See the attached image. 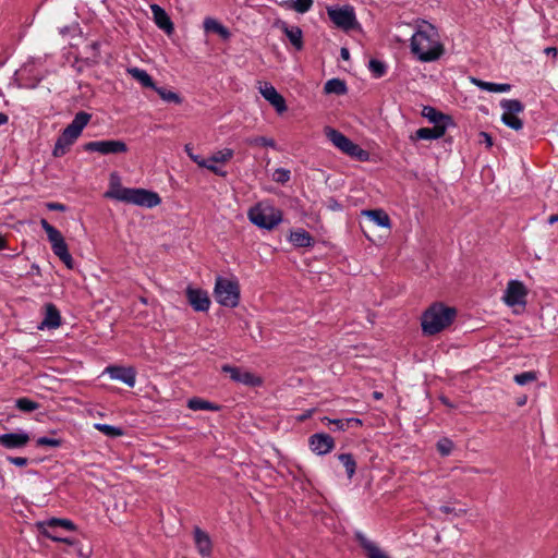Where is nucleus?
<instances>
[{"mask_svg":"<svg viewBox=\"0 0 558 558\" xmlns=\"http://www.w3.org/2000/svg\"><path fill=\"white\" fill-rule=\"evenodd\" d=\"M245 143L250 146H264V147H276V142L272 138L265 136H254L245 140Z\"/></svg>","mask_w":558,"mask_h":558,"instance_id":"nucleus-36","label":"nucleus"},{"mask_svg":"<svg viewBox=\"0 0 558 558\" xmlns=\"http://www.w3.org/2000/svg\"><path fill=\"white\" fill-rule=\"evenodd\" d=\"M204 29L218 34L225 40H228L231 36L230 31L213 17H206L204 20Z\"/></svg>","mask_w":558,"mask_h":558,"instance_id":"nucleus-26","label":"nucleus"},{"mask_svg":"<svg viewBox=\"0 0 558 558\" xmlns=\"http://www.w3.org/2000/svg\"><path fill=\"white\" fill-rule=\"evenodd\" d=\"M289 240L296 247H310L314 244L313 236L304 229L292 231Z\"/></svg>","mask_w":558,"mask_h":558,"instance_id":"nucleus-24","label":"nucleus"},{"mask_svg":"<svg viewBox=\"0 0 558 558\" xmlns=\"http://www.w3.org/2000/svg\"><path fill=\"white\" fill-rule=\"evenodd\" d=\"M248 218L255 226L271 230L281 222L282 213L270 205L257 204L248 210Z\"/></svg>","mask_w":558,"mask_h":558,"instance_id":"nucleus-5","label":"nucleus"},{"mask_svg":"<svg viewBox=\"0 0 558 558\" xmlns=\"http://www.w3.org/2000/svg\"><path fill=\"white\" fill-rule=\"evenodd\" d=\"M214 293L217 302L222 306L235 307L239 304L240 286L238 280L217 277Z\"/></svg>","mask_w":558,"mask_h":558,"instance_id":"nucleus-6","label":"nucleus"},{"mask_svg":"<svg viewBox=\"0 0 558 558\" xmlns=\"http://www.w3.org/2000/svg\"><path fill=\"white\" fill-rule=\"evenodd\" d=\"M313 4V0H295L293 3V9L299 13L307 12Z\"/></svg>","mask_w":558,"mask_h":558,"instance_id":"nucleus-44","label":"nucleus"},{"mask_svg":"<svg viewBox=\"0 0 558 558\" xmlns=\"http://www.w3.org/2000/svg\"><path fill=\"white\" fill-rule=\"evenodd\" d=\"M558 221V215H551L549 218H548V222L550 225L555 223Z\"/></svg>","mask_w":558,"mask_h":558,"instance_id":"nucleus-59","label":"nucleus"},{"mask_svg":"<svg viewBox=\"0 0 558 558\" xmlns=\"http://www.w3.org/2000/svg\"><path fill=\"white\" fill-rule=\"evenodd\" d=\"M186 296H187L189 303L195 311H199V312L208 311L209 305H210V300H209L206 291H203L201 289H193V288L189 287L186 289Z\"/></svg>","mask_w":558,"mask_h":558,"instance_id":"nucleus-16","label":"nucleus"},{"mask_svg":"<svg viewBox=\"0 0 558 558\" xmlns=\"http://www.w3.org/2000/svg\"><path fill=\"white\" fill-rule=\"evenodd\" d=\"M422 116L426 118L434 125H452V120L449 116L441 113L434 107L424 106L422 109Z\"/></svg>","mask_w":558,"mask_h":558,"instance_id":"nucleus-22","label":"nucleus"},{"mask_svg":"<svg viewBox=\"0 0 558 558\" xmlns=\"http://www.w3.org/2000/svg\"><path fill=\"white\" fill-rule=\"evenodd\" d=\"M150 10L156 25L166 34L171 35L174 32V25L167 12L158 4H151Z\"/></svg>","mask_w":558,"mask_h":558,"instance_id":"nucleus-18","label":"nucleus"},{"mask_svg":"<svg viewBox=\"0 0 558 558\" xmlns=\"http://www.w3.org/2000/svg\"><path fill=\"white\" fill-rule=\"evenodd\" d=\"M106 372L112 379L120 380L129 387H134L135 385V371L132 367L109 366L106 368Z\"/></svg>","mask_w":558,"mask_h":558,"instance_id":"nucleus-17","label":"nucleus"},{"mask_svg":"<svg viewBox=\"0 0 558 558\" xmlns=\"http://www.w3.org/2000/svg\"><path fill=\"white\" fill-rule=\"evenodd\" d=\"M325 421H328L329 424H333L337 429L344 430L348 428L345 420H330L328 417H324Z\"/></svg>","mask_w":558,"mask_h":558,"instance_id":"nucleus-50","label":"nucleus"},{"mask_svg":"<svg viewBox=\"0 0 558 558\" xmlns=\"http://www.w3.org/2000/svg\"><path fill=\"white\" fill-rule=\"evenodd\" d=\"M40 225L43 229L46 231L48 239H50V236L57 235L60 232L53 226H51L46 219H41Z\"/></svg>","mask_w":558,"mask_h":558,"instance_id":"nucleus-48","label":"nucleus"},{"mask_svg":"<svg viewBox=\"0 0 558 558\" xmlns=\"http://www.w3.org/2000/svg\"><path fill=\"white\" fill-rule=\"evenodd\" d=\"M440 511L446 513V514L454 513L457 515L466 513V510H464V509H460L459 512H456L453 508H450L448 506H441L440 507Z\"/></svg>","mask_w":558,"mask_h":558,"instance_id":"nucleus-53","label":"nucleus"},{"mask_svg":"<svg viewBox=\"0 0 558 558\" xmlns=\"http://www.w3.org/2000/svg\"><path fill=\"white\" fill-rule=\"evenodd\" d=\"M478 137L480 143H484L487 148H490L493 146V138L488 133L480 132Z\"/></svg>","mask_w":558,"mask_h":558,"instance_id":"nucleus-51","label":"nucleus"},{"mask_svg":"<svg viewBox=\"0 0 558 558\" xmlns=\"http://www.w3.org/2000/svg\"><path fill=\"white\" fill-rule=\"evenodd\" d=\"M362 214L377 226L390 228V218L383 209L364 210Z\"/></svg>","mask_w":558,"mask_h":558,"instance_id":"nucleus-27","label":"nucleus"},{"mask_svg":"<svg viewBox=\"0 0 558 558\" xmlns=\"http://www.w3.org/2000/svg\"><path fill=\"white\" fill-rule=\"evenodd\" d=\"M325 134L327 138L342 153L347 154L350 157H353L360 161H365L368 159V153L362 149L359 145L354 144L349 137H347L341 132L332 129L326 128Z\"/></svg>","mask_w":558,"mask_h":558,"instance_id":"nucleus-7","label":"nucleus"},{"mask_svg":"<svg viewBox=\"0 0 558 558\" xmlns=\"http://www.w3.org/2000/svg\"><path fill=\"white\" fill-rule=\"evenodd\" d=\"M73 547H74V550H75L76 555L80 558H90V556H92V548L90 547L84 548L78 543H76V545H74Z\"/></svg>","mask_w":558,"mask_h":558,"instance_id":"nucleus-47","label":"nucleus"},{"mask_svg":"<svg viewBox=\"0 0 558 558\" xmlns=\"http://www.w3.org/2000/svg\"><path fill=\"white\" fill-rule=\"evenodd\" d=\"M338 460L345 468L348 477L351 478L354 475L355 469H356V463H355L352 454L351 453H341L338 456Z\"/></svg>","mask_w":558,"mask_h":558,"instance_id":"nucleus-34","label":"nucleus"},{"mask_svg":"<svg viewBox=\"0 0 558 558\" xmlns=\"http://www.w3.org/2000/svg\"><path fill=\"white\" fill-rule=\"evenodd\" d=\"M45 310V318L40 323L39 329H54L59 327L61 324V316L58 308L53 304L48 303L46 304Z\"/></svg>","mask_w":558,"mask_h":558,"instance_id":"nucleus-23","label":"nucleus"},{"mask_svg":"<svg viewBox=\"0 0 558 558\" xmlns=\"http://www.w3.org/2000/svg\"><path fill=\"white\" fill-rule=\"evenodd\" d=\"M272 180L283 184L290 180V171L283 168L276 169L272 174Z\"/></svg>","mask_w":558,"mask_h":558,"instance_id":"nucleus-43","label":"nucleus"},{"mask_svg":"<svg viewBox=\"0 0 558 558\" xmlns=\"http://www.w3.org/2000/svg\"><path fill=\"white\" fill-rule=\"evenodd\" d=\"M411 51L423 62L435 61L442 54L439 34L429 22L417 21L416 32L411 38Z\"/></svg>","mask_w":558,"mask_h":558,"instance_id":"nucleus-1","label":"nucleus"},{"mask_svg":"<svg viewBox=\"0 0 558 558\" xmlns=\"http://www.w3.org/2000/svg\"><path fill=\"white\" fill-rule=\"evenodd\" d=\"M283 32L291 41V44L298 49L301 50L303 47V40H302V31L298 26H284Z\"/></svg>","mask_w":558,"mask_h":558,"instance_id":"nucleus-30","label":"nucleus"},{"mask_svg":"<svg viewBox=\"0 0 558 558\" xmlns=\"http://www.w3.org/2000/svg\"><path fill=\"white\" fill-rule=\"evenodd\" d=\"M8 122V116L0 112V125L4 124Z\"/></svg>","mask_w":558,"mask_h":558,"instance_id":"nucleus-58","label":"nucleus"},{"mask_svg":"<svg viewBox=\"0 0 558 558\" xmlns=\"http://www.w3.org/2000/svg\"><path fill=\"white\" fill-rule=\"evenodd\" d=\"M457 312L453 307L436 303L428 307L422 316V329L427 336H433L451 325Z\"/></svg>","mask_w":558,"mask_h":558,"instance_id":"nucleus-3","label":"nucleus"},{"mask_svg":"<svg viewBox=\"0 0 558 558\" xmlns=\"http://www.w3.org/2000/svg\"><path fill=\"white\" fill-rule=\"evenodd\" d=\"M324 90L326 94L343 95L347 93V86L344 81L339 78H331L326 82Z\"/></svg>","mask_w":558,"mask_h":558,"instance_id":"nucleus-31","label":"nucleus"},{"mask_svg":"<svg viewBox=\"0 0 558 558\" xmlns=\"http://www.w3.org/2000/svg\"><path fill=\"white\" fill-rule=\"evenodd\" d=\"M527 296V289L523 282L519 280H510L502 296L504 302L508 306H525Z\"/></svg>","mask_w":558,"mask_h":558,"instance_id":"nucleus-10","label":"nucleus"},{"mask_svg":"<svg viewBox=\"0 0 558 558\" xmlns=\"http://www.w3.org/2000/svg\"><path fill=\"white\" fill-rule=\"evenodd\" d=\"M340 56L342 59L348 60L350 58V52L347 48H341Z\"/></svg>","mask_w":558,"mask_h":558,"instance_id":"nucleus-57","label":"nucleus"},{"mask_svg":"<svg viewBox=\"0 0 558 558\" xmlns=\"http://www.w3.org/2000/svg\"><path fill=\"white\" fill-rule=\"evenodd\" d=\"M206 160H207V166H203L202 168H206L217 175L226 177V174H227L226 171H222L220 168L216 167L215 166L216 162L209 161V159H206Z\"/></svg>","mask_w":558,"mask_h":558,"instance_id":"nucleus-49","label":"nucleus"},{"mask_svg":"<svg viewBox=\"0 0 558 558\" xmlns=\"http://www.w3.org/2000/svg\"><path fill=\"white\" fill-rule=\"evenodd\" d=\"M185 151H186V154H187L189 156H190V154H194V153L192 151V148H191V146H190V145H185Z\"/></svg>","mask_w":558,"mask_h":558,"instance_id":"nucleus-63","label":"nucleus"},{"mask_svg":"<svg viewBox=\"0 0 558 558\" xmlns=\"http://www.w3.org/2000/svg\"><path fill=\"white\" fill-rule=\"evenodd\" d=\"M92 119V114L80 111L75 114L73 121L62 131L58 137L54 148L53 156L62 157L65 155L74 142L80 137L83 129L88 124Z\"/></svg>","mask_w":558,"mask_h":558,"instance_id":"nucleus-4","label":"nucleus"},{"mask_svg":"<svg viewBox=\"0 0 558 558\" xmlns=\"http://www.w3.org/2000/svg\"><path fill=\"white\" fill-rule=\"evenodd\" d=\"M369 70L376 77H381L386 73V65L376 59L369 61Z\"/></svg>","mask_w":558,"mask_h":558,"instance_id":"nucleus-42","label":"nucleus"},{"mask_svg":"<svg viewBox=\"0 0 558 558\" xmlns=\"http://www.w3.org/2000/svg\"><path fill=\"white\" fill-rule=\"evenodd\" d=\"M436 447H437L438 452L441 456L446 457V456H449L451 453L454 445H453L452 440H450L449 438L444 437V438H441V439H439L437 441Z\"/></svg>","mask_w":558,"mask_h":558,"instance_id":"nucleus-39","label":"nucleus"},{"mask_svg":"<svg viewBox=\"0 0 558 558\" xmlns=\"http://www.w3.org/2000/svg\"><path fill=\"white\" fill-rule=\"evenodd\" d=\"M194 542L197 548V551L203 557H208L213 550V543L210 536L205 531L201 530L198 526L194 527Z\"/></svg>","mask_w":558,"mask_h":558,"instance_id":"nucleus-19","label":"nucleus"},{"mask_svg":"<svg viewBox=\"0 0 558 558\" xmlns=\"http://www.w3.org/2000/svg\"><path fill=\"white\" fill-rule=\"evenodd\" d=\"M447 125H434L433 128H421L415 132L417 140H436L445 135Z\"/></svg>","mask_w":558,"mask_h":558,"instance_id":"nucleus-25","label":"nucleus"},{"mask_svg":"<svg viewBox=\"0 0 558 558\" xmlns=\"http://www.w3.org/2000/svg\"><path fill=\"white\" fill-rule=\"evenodd\" d=\"M187 407L193 411H199V410L218 411L219 410L218 405L210 403L206 400L199 399V398L190 399L187 402Z\"/></svg>","mask_w":558,"mask_h":558,"instance_id":"nucleus-32","label":"nucleus"},{"mask_svg":"<svg viewBox=\"0 0 558 558\" xmlns=\"http://www.w3.org/2000/svg\"><path fill=\"white\" fill-rule=\"evenodd\" d=\"M545 52L546 53H554L556 54L557 53V49L555 47H548L545 49Z\"/></svg>","mask_w":558,"mask_h":558,"instance_id":"nucleus-60","label":"nucleus"},{"mask_svg":"<svg viewBox=\"0 0 558 558\" xmlns=\"http://www.w3.org/2000/svg\"><path fill=\"white\" fill-rule=\"evenodd\" d=\"M48 240L54 255H57L69 269H72L74 267V260L69 253L68 244L65 243L61 232L57 235L50 236Z\"/></svg>","mask_w":558,"mask_h":558,"instance_id":"nucleus-12","label":"nucleus"},{"mask_svg":"<svg viewBox=\"0 0 558 558\" xmlns=\"http://www.w3.org/2000/svg\"><path fill=\"white\" fill-rule=\"evenodd\" d=\"M46 526H48L51 530H54L58 526L64 527L70 531L75 530L74 523L68 519H50L49 521L46 522Z\"/></svg>","mask_w":558,"mask_h":558,"instance_id":"nucleus-37","label":"nucleus"},{"mask_svg":"<svg viewBox=\"0 0 558 558\" xmlns=\"http://www.w3.org/2000/svg\"><path fill=\"white\" fill-rule=\"evenodd\" d=\"M233 157V150L230 148H225L222 150L216 151L210 158L209 161L213 162H227Z\"/></svg>","mask_w":558,"mask_h":558,"instance_id":"nucleus-40","label":"nucleus"},{"mask_svg":"<svg viewBox=\"0 0 558 558\" xmlns=\"http://www.w3.org/2000/svg\"><path fill=\"white\" fill-rule=\"evenodd\" d=\"M43 534H44L46 537H48V538H50L51 541H53V542L64 543V544H68V545H70V546H74V545H76V543H77V542L72 541V539H70V538H63V537H60V536H54V535H53L49 530H44V531H43Z\"/></svg>","mask_w":558,"mask_h":558,"instance_id":"nucleus-45","label":"nucleus"},{"mask_svg":"<svg viewBox=\"0 0 558 558\" xmlns=\"http://www.w3.org/2000/svg\"><path fill=\"white\" fill-rule=\"evenodd\" d=\"M16 408L23 412H33L39 408V404L27 398H20L16 400Z\"/></svg>","mask_w":558,"mask_h":558,"instance_id":"nucleus-38","label":"nucleus"},{"mask_svg":"<svg viewBox=\"0 0 558 558\" xmlns=\"http://www.w3.org/2000/svg\"><path fill=\"white\" fill-rule=\"evenodd\" d=\"M5 245L4 239L0 235V250L3 248Z\"/></svg>","mask_w":558,"mask_h":558,"instance_id":"nucleus-64","label":"nucleus"},{"mask_svg":"<svg viewBox=\"0 0 558 558\" xmlns=\"http://www.w3.org/2000/svg\"><path fill=\"white\" fill-rule=\"evenodd\" d=\"M345 421H347L348 427L350 425H356V426L362 425V421L360 418H356V417H350V418H347Z\"/></svg>","mask_w":558,"mask_h":558,"instance_id":"nucleus-56","label":"nucleus"},{"mask_svg":"<svg viewBox=\"0 0 558 558\" xmlns=\"http://www.w3.org/2000/svg\"><path fill=\"white\" fill-rule=\"evenodd\" d=\"M106 197L148 208H153L161 202V198L155 192L144 189L121 187L119 184V177L116 173L111 174L110 191L106 193Z\"/></svg>","mask_w":558,"mask_h":558,"instance_id":"nucleus-2","label":"nucleus"},{"mask_svg":"<svg viewBox=\"0 0 558 558\" xmlns=\"http://www.w3.org/2000/svg\"><path fill=\"white\" fill-rule=\"evenodd\" d=\"M259 93L267 101L270 102V105L276 109L278 113H282L287 110L284 98L276 90L271 84L265 83L259 87Z\"/></svg>","mask_w":558,"mask_h":558,"instance_id":"nucleus-15","label":"nucleus"},{"mask_svg":"<svg viewBox=\"0 0 558 558\" xmlns=\"http://www.w3.org/2000/svg\"><path fill=\"white\" fill-rule=\"evenodd\" d=\"M128 72L134 80L140 82L144 87H149L153 89L156 88V85L151 76L145 70L138 68H130L128 69Z\"/></svg>","mask_w":558,"mask_h":558,"instance_id":"nucleus-29","label":"nucleus"},{"mask_svg":"<svg viewBox=\"0 0 558 558\" xmlns=\"http://www.w3.org/2000/svg\"><path fill=\"white\" fill-rule=\"evenodd\" d=\"M222 372L228 373L232 380L244 384L246 386L256 387L263 383L260 377L254 375L253 373L244 372L235 366L223 365Z\"/></svg>","mask_w":558,"mask_h":558,"instance_id":"nucleus-13","label":"nucleus"},{"mask_svg":"<svg viewBox=\"0 0 558 558\" xmlns=\"http://www.w3.org/2000/svg\"><path fill=\"white\" fill-rule=\"evenodd\" d=\"M94 427L108 437H120L123 435V429L120 427L100 423L95 424Z\"/></svg>","mask_w":558,"mask_h":558,"instance_id":"nucleus-35","label":"nucleus"},{"mask_svg":"<svg viewBox=\"0 0 558 558\" xmlns=\"http://www.w3.org/2000/svg\"><path fill=\"white\" fill-rule=\"evenodd\" d=\"M190 158L199 167L207 166V160L199 155L190 154Z\"/></svg>","mask_w":558,"mask_h":558,"instance_id":"nucleus-54","label":"nucleus"},{"mask_svg":"<svg viewBox=\"0 0 558 558\" xmlns=\"http://www.w3.org/2000/svg\"><path fill=\"white\" fill-rule=\"evenodd\" d=\"M471 82L483 90H487L490 93H505L509 92L511 86L509 84H496L482 81L480 78L472 77Z\"/></svg>","mask_w":558,"mask_h":558,"instance_id":"nucleus-28","label":"nucleus"},{"mask_svg":"<svg viewBox=\"0 0 558 558\" xmlns=\"http://www.w3.org/2000/svg\"><path fill=\"white\" fill-rule=\"evenodd\" d=\"M537 376H536V373L535 372H524V373H521V374H517L514 376V381L518 384V385H526L529 383H532L534 380H536Z\"/></svg>","mask_w":558,"mask_h":558,"instance_id":"nucleus-41","label":"nucleus"},{"mask_svg":"<svg viewBox=\"0 0 558 558\" xmlns=\"http://www.w3.org/2000/svg\"><path fill=\"white\" fill-rule=\"evenodd\" d=\"M85 151H96L101 155H118L128 153L125 142L121 140L94 141L84 144Z\"/></svg>","mask_w":558,"mask_h":558,"instance_id":"nucleus-9","label":"nucleus"},{"mask_svg":"<svg viewBox=\"0 0 558 558\" xmlns=\"http://www.w3.org/2000/svg\"><path fill=\"white\" fill-rule=\"evenodd\" d=\"M98 47H99V44H98L97 41H95V43H93V44L90 45V48H92L93 50H95V51H97V50H98Z\"/></svg>","mask_w":558,"mask_h":558,"instance_id":"nucleus-62","label":"nucleus"},{"mask_svg":"<svg viewBox=\"0 0 558 558\" xmlns=\"http://www.w3.org/2000/svg\"><path fill=\"white\" fill-rule=\"evenodd\" d=\"M8 460L17 466H25L28 463L27 458L24 457H8Z\"/></svg>","mask_w":558,"mask_h":558,"instance_id":"nucleus-52","label":"nucleus"},{"mask_svg":"<svg viewBox=\"0 0 558 558\" xmlns=\"http://www.w3.org/2000/svg\"><path fill=\"white\" fill-rule=\"evenodd\" d=\"M308 442L312 451L317 454H326L335 448L333 438L324 433L312 435Z\"/></svg>","mask_w":558,"mask_h":558,"instance_id":"nucleus-14","label":"nucleus"},{"mask_svg":"<svg viewBox=\"0 0 558 558\" xmlns=\"http://www.w3.org/2000/svg\"><path fill=\"white\" fill-rule=\"evenodd\" d=\"M500 106L504 109L501 121L515 131L521 130L523 122L518 114L524 110L523 104L518 99H504Z\"/></svg>","mask_w":558,"mask_h":558,"instance_id":"nucleus-8","label":"nucleus"},{"mask_svg":"<svg viewBox=\"0 0 558 558\" xmlns=\"http://www.w3.org/2000/svg\"><path fill=\"white\" fill-rule=\"evenodd\" d=\"M328 16L338 27L343 29L352 28L355 23L354 11L350 7L329 9Z\"/></svg>","mask_w":558,"mask_h":558,"instance_id":"nucleus-11","label":"nucleus"},{"mask_svg":"<svg viewBox=\"0 0 558 558\" xmlns=\"http://www.w3.org/2000/svg\"><path fill=\"white\" fill-rule=\"evenodd\" d=\"M154 90L160 96V98L167 102H173V104H177V105H180L182 104V98L180 97L179 94L172 92V90H168L163 87H157L154 88Z\"/></svg>","mask_w":558,"mask_h":558,"instance_id":"nucleus-33","label":"nucleus"},{"mask_svg":"<svg viewBox=\"0 0 558 558\" xmlns=\"http://www.w3.org/2000/svg\"><path fill=\"white\" fill-rule=\"evenodd\" d=\"M373 397H374L375 399H377V400H378V399H381V398H383V393H381V392H378V391H374V392H373Z\"/></svg>","mask_w":558,"mask_h":558,"instance_id":"nucleus-61","label":"nucleus"},{"mask_svg":"<svg viewBox=\"0 0 558 558\" xmlns=\"http://www.w3.org/2000/svg\"><path fill=\"white\" fill-rule=\"evenodd\" d=\"M47 207L50 210H58V211H64L65 210V206L63 204H60V203H48Z\"/></svg>","mask_w":558,"mask_h":558,"instance_id":"nucleus-55","label":"nucleus"},{"mask_svg":"<svg viewBox=\"0 0 558 558\" xmlns=\"http://www.w3.org/2000/svg\"><path fill=\"white\" fill-rule=\"evenodd\" d=\"M37 446L60 447L61 440L57 438L40 437L37 439Z\"/></svg>","mask_w":558,"mask_h":558,"instance_id":"nucleus-46","label":"nucleus"},{"mask_svg":"<svg viewBox=\"0 0 558 558\" xmlns=\"http://www.w3.org/2000/svg\"><path fill=\"white\" fill-rule=\"evenodd\" d=\"M29 441V436L26 433H10L0 435V445L8 448H22Z\"/></svg>","mask_w":558,"mask_h":558,"instance_id":"nucleus-20","label":"nucleus"},{"mask_svg":"<svg viewBox=\"0 0 558 558\" xmlns=\"http://www.w3.org/2000/svg\"><path fill=\"white\" fill-rule=\"evenodd\" d=\"M356 538L361 547L364 549L367 558H390L379 546L369 541L363 534L357 533Z\"/></svg>","mask_w":558,"mask_h":558,"instance_id":"nucleus-21","label":"nucleus"}]
</instances>
